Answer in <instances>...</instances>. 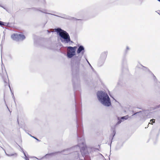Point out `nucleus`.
Listing matches in <instances>:
<instances>
[{
  "label": "nucleus",
  "mask_w": 160,
  "mask_h": 160,
  "mask_svg": "<svg viewBox=\"0 0 160 160\" xmlns=\"http://www.w3.org/2000/svg\"><path fill=\"white\" fill-rule=\"evenodd\" d=\"M5 152L6 155L7 156H8L10 157L12 156H14L15 157H16L17 156V154L16 153H11V154H9L7 153L5 151Z\"/></svg>",
  "instance_id": "obj_17"
},
{
  "label": "nucleus",
  "mask_w": 160,
  "mask_h": 160,
  "mask_svg": "<svg viewBox=\"0 0 160 160\" xmlns=\"http://www.w3.org/2000/svg\"><path fill=\"white\" fill-rule=\"evenodd\" d=\"M157 0L160 2V0Z\"/></svg>",
  "instance_id": "obj_31"
},
{
  "label": "nucleus",
  "mask_w": 160,
  "mask_h": 160,
  "mask_svg": "<svg viewBox=\"0 0 160 160\" xmlns=\"http://www.w3.org/2000/svg\"><path fill=\"white\" fill-rule=\"evenodd\" d=\"M75 102L78 141L77 146L80 148H82V150H84L85 149L86 145L85 144L84 138L83 136V131L82 124L80 104L78 106L76 103V100Z\"/></svg>",
  "instance_id": "obj_2"
},
{
  "label": "nucleus",
  "mask_w": 160,
  "mask_h": 160,
  "mask_svg": "<svg viewBox=\"0 0 160 160\" xmlns=\"http://www.w3.org/2000/svg\"><path fill=\"white\" fill-rule=\"evenodd\" d=\"M112 132L111 134L109 137V138L110 139L111 138V144L112 143V140L113 139V137L116 134V131H115V127L114 128H112Z\"/></svg>",
  "instance_id": "obj_11"
},
{
  "label": "nucleus",
  "mask_w": 160,
  "mask_h": 160,
  "mask_svg": "<svg viewBox=\"0 0 160 160\" xmlns=\"http://www.w3.org/2000/svg\"><path fill=\"white\" fill-rule=\"evenodd\" d=\"M74 97H75H75H76V96H75V94L74 95Z\"/></svg>",
  "instance_id": "obj_32"
},
{
  "label": "nucleus",
  "mask_w": 160,
  "mask_h": 160,
  "mask_svg": "<svg viewBox=\"0 0 160 160\" xmlns=\"http://www.w3.org/2000/svg\"><path fill=\"white\" fill-rule=\"evenodd\" d=\"M76 47L74 46L73 47L71 46L68 47L67 48L69 49L70 50V52L71 53H73L76 54Z\"/></svg>",
  "instance_id": "obj_10"
},
{
  "label": "nucleus",
  "mask_w": 160,
  "mask_h": 160,
  "mask_svg": "<svg viewBox=\"0 0 160 160\" xmlns=\"http://www.w3.org/2000/svg\"><path fill=\"white\" fill-rule=\"evenodd\" d=\"M159 83H160V82Z\"/></svg>",
  "instance_id": "obj_34"
},
{
  "label": "nucleus",
  "mask_w": 160,
  "mask_h": 160,
  "mask_svg": "<svg viewBox=\"0 0 160 160\" xmlns=\"http://www.w3.org/2000/svg\"><path fill=\"white\" fill-rule=\"evenodd\" d=\"M107 55V52H103L101 54L99 60L98 65L99 67L102 66L104 64Z\"/></svg>",
  "instance_id": "obj_6"
},
{
  "label": "nucleus",
  "mask_w": 160,
  "mask_h": 160,
  "mask_svg": "<svg viewBox=\"0 0 160 160\" xmlns=\"http://www.w3.org/2000/svg\"><path fill=\"white\" fill-rule=\"evenodd\" d=\"M130 49L129 48L128 46H127L126 47V49L124 51V54H127L128 53V51H129Z\"/></svg>",
  "instance_id": "obj_20"
},
{
  "label": "nucleus",
  "mask_w": 160,
  "mask_h": 160,
  "mask_svg": "<svg viewBox=\"0 0 160 160\" xmlns=\"http://www.w3.org/2000/svg\"><path fill=\"white\" fill-rule=\"evenodd\" d=\"M0 7H2V8H3L4 9L6 10V8L4 7L3 6H2V5H0Z\"/></svg>",
  "instance_id": "obj_25"
},
{
  "label": "nucleus",
  "mask_w": 160,
  "mask_h": 160,
  "mask_svg": "<svg viewBox=\"0 0 160 160\" xmlns=\"http://www.w3.org/2000/svg\"><path fill=\"white\" fill-rule=\"evenodd\" d=\"M54 153H52L49 154H46L45 156L44 157H46V158H47L48 156H51L52 155H53Z\"/></svg>",
  "instance_id": "obj_22"
},
{
  "label": "nucleus",
  "mask_w": 160,
  "mask_h": 160,
  "mask_svg": "<svg viewBox=\"0 0 160 160\" xmlns=\"http://www.w3.org/2000/svg\"><path fill=\"white\" fill-rule=\"evenodd\" d=\"M159 102H160V100H159Z\"/></svg>",
  "instance_id": "obj_33"
},
{
  "label": "nucleus",
  "mask_w": 160,
  "mask_h": 160,
  "mask_svg": "<svg viewBox=\"0 0 160 160\" xmlns=\"http://www.w3.org/2000/svg\"><path fill=\"white\" fill-rule=\"evenodd\" d=\"M149 124H152V123L151 122H149Z\"/></svg>",
  "instance_id": "obj_29"
},
{
  "label": "nucleus",
  "mask_w": 160,
  "mask_h": 160,
  "mask_svg": "<svg viewBox=\"0 0 160 160\" xmlns=\"http://www.w3.org/2000/svg\"><path fill=\"white\" fill-rule=\"evenodd\" d=\"M4 82H5V86L8 85V86L10 88V90L11 92L12 95V98H13L14 101L15 102V98L14 96L13 93L12 92L11 89V87L10 86L9 84V83L8 79V80H5Z\"/></svg>",
  "instance_id": "obj_9"
},
{
  "label": "nucleus",
  "mask_w": 160,
  "mask_h": 160,
  "mask_svg": "<svg viewBox=\"0 0 160 160\" xmlns=\"http://www.w3.org/2000/svg\"><path fill=\"white\" fill-rule=\"evenodd\" d=\"M155 119H151L150 120V122H151L152 121V123H154L155 122Z\"/></svg>",
  "instance_id": "obj_24"
},
{
  "label": "nucleus",
  "mask_w": 160,
  "mask_h": 160,
  "mask_svg": "<svg viewBox=\"0 0 160 160\" xmlns=\"http://www.w3.org/2000/svg\"><path fill=\"white\" fill-rule=\"evenodd\" d=\"M28 134L31 137H32V138H34L37 141H38V142H40V140H39L36 137H34L33 136H32L31 134H29V133H28Z\"/></svg>",
  "instance_id": "obj_21"
},
{
  "label": "nucleus",
  "mask_w": 160,
  "mask_h": 160,
  "mask_svg": "<svg viewBox=\"0 0 160 160\" xmlns=\"http://www.w3.org/2000/svg\"><path fill=\"white\" fill-rule=\"evenodd\" d=\"M12 38L16 41H22L25 38V36L22 34L14 33L11 35Z\"/></svg>",
  "instance_id": "obj_5"
},
{
  "label": "nucleus",
  "mask_w": 160,
  "mask_h": 160,
  "mask_svg": "<svg viewBox=\"0 0 160 160\" xmlns=\"http://www.w3.org/2000/svg\"><path fill=\"white\" fill-rule=\"evenodd\" d=\"M153 76H154V78H156L155 76L154 75H153Z\"/></svg>",
  "instance_id": "obj_30"
},
{
  "label": "nucleus",
  "mask_w": 160,
  "mask_h": 160,
  "mask_svg": "<svg viewBox=\"0 0 160 160\" xmlns=\"http://www.w3.org/2000/svg\"><path fill=\"white\" fill-rule=\"evenodd\" d=\"M86 60L87 62L88 63V64L91 67V68L92 69H93V68L92 67V66L90 64V63L88 61V60L86 59Z\"/></svg>",
  "instance_id": "obj_23"
},
{
  "label": "nucleus",
  "mask_w": 160,
  "mask_h": 160,
  "mask_svg": "<svg viewBox=\"0 0 160 160\" xmlns=\"http://www.w3.org/2000/svg\"><path fill=\"white\" fill-rule=\"evenodd\" d=\"M48 14L52 15L55 16H56L58 17H60L63 18L67 19H69V20H78L80 22H81L82 21V20L81 19H77L76 18H74L73 17H72L70 16H68L67 15H66V14H61V16H59L58 15H57L55 14H51L50 13H48Z\"/></svg>",
  "instance_id": "obj_7"
},
{
  "label": "nucleus",
  "mask_w": 160,
  "mask_h": 160,
  "mask_svg": "<svg viewBox=\"0 0 160 160\" xmlns=\"http://www.w3.org/2000/svg\"><path fill=\"white\" fill-rule=\"evenodd\" d=\"M40 8H32V10L34 11H40L44 13H47L48 14V13H47V12H46L44 11H42L40 10Z\"/></svg>",
  "instance_id": "obj_13"
},
{
  "label": "nucleus",
  "mask_w": 160,
  "mask_h": 160,
  "mask_svg": "<svg viewBox=\"0 0 160 160\" xmlns=\"http://www.w3.org/2000/svg\"><path fill=\"white\" fill-rule=\"evenodd\" d=\"M47 32H48V33H50V32H49V30H47Z\"/></svg>",
  "instance_id": "obj_27"
},
{
  "label": "nucleus",
  "mask_w": 160,
  "mask_h": 160,
  "mask_svg": "<svg viewBox=\"0 0 160 160\" xmlns=\"http://www.w3.org/2000/svg\"><path fill=\"white\" fill-rule=\"evenodd\" d=\"M97 94L98 100L103 105L109 107L111 105L110 98L107 93L103 91H98Z\"/></svg>",
  "instance_id": "obj_4"
},
{
  "label": "nucleus",
  "mask_w": 160,
  "mask_h": 160,
  "mask_svg": "<svg viewBox=\"0 0 160 160\" xmlns=\"http://www.w3.org/2000/svg\"><path fill=\"white\" fill-rule=\"evenodd\" d=\"M21 150H22V152L23 153L25 157L24 158L25 159V160H29V159L27 157L25 153L24 152L23 149L22 148H21Z\"/></svg>",
  "instance_id": "obj_19"
},
{
  "label": "nucleus",
  "mask_w": 160,
  "mask_h": 160,
  "mask_svg": "<svg viewBox=\"0 0 160 160\" xmlns=\"http://www.w3.org/2000/svg\"><path fill=\"white\" fill-rule=\"evenodd\" d=\"M85 52L84 47L82 45L78 46L77 53L78 54L71 59V71L72 75V82L74 90H79L80 88V81L78 76L80 61Z\"/></svg>",
  "instance_id": "obj_1"
},
{
  "label": "nucleus",
  "mask_w": 160,
  "mask_h": 160,
  "mask_svg": "<svg viewBox=\"0 0 160 160\" xmlns=\"http://www.w3.org/2000/svg\"><path fill=\"white\" fill-rule=\"evenodd\" d=\"M151 110H155L156 111H158L160 110V105H157L154 107H152L151 108Z\"/></svg>",
  "instance_id": "obj_12"
},
{
  "label": "nucleus",
  "mask_w": 160,
  "mask_h": 160,
  "mask_svg": "<svg viewBox=\"0 0 160 160\" xmlns=\"http://www.w3.org/2000/svg\"><path fill=\"white\" fill-rule=\"evenodd\" d=\"M55 45L54 43H51L50 46L47 47V48L53 50L54 49Z\"/></svg>",
  "instance_id": "obj_16"
},
{
  "label": "nucleus",
  "mask_w": 160,
  "mask_h": 160,
  "mask_svg": "<svg viewBox=\"0 0 160 160\" xmlns=\"http://www.w3.org/2000/svg\"><path fill=\"white\" fill-rule=\"evenodd\" d=\"M55 31L59 36V39L62 43L66 44L73 43V42L71 40L69 34L66 31L59 28L56 29Z\"/></svg>",
  "instance_id": "obj_3"
},
{
  "label": "nucleus",
  "mask_w": 160,
  "mask_h": 160,
  "mask_svg": "<svg viewBox=\"0 0 160 160\" xmlns=\"http://www.w3.org/2000/svg\"><path fill=\"white\" fill-rule=\"evenodd\" d=\"M2 22L0 26H8L9 23H7V22H3L2 21Z\"/></svg>",
  "instance_id": "obj_18"
},
{
  "label": "nucleus",
  "mask_w": 160,
  "mask_h": 160,
  "mask_svg": "<svg viewBox=\"0 0 160 160\" xmlns=\"http://www.w3.org/2000/svg\"><path fill=\"white\" fill-rule=\"evenodd\" d=\"M128 115H126L120 118L119 117H118V121L117 122L116 125L120 124L122 121L127 119L128 118Z\"/></svg>",
  "instance_id": "obj_8"
},
{
  "label": "nucleus",
  "mask_w": 160,
  "mask_h": 160,
  "mask_svg": "<svg viewBox=\"0 0 160 160\" xmlns=\"http://www.w3.org/2000/svg\"><path fill=\"white\" fill-rule=\"evenodd\" d=\"M139 112H137V113H135V114H134L133 115H135V114H137V113H139Z\"/></svg>",
  "instance_id": "obj_28"
},
{
  "label": "nucleus",
  "mask_w": 160,
  "mask_h": 160,
  "mask_svg": "<svg viewBox=\"0 0 160 160\" xmlns=\"http://www.w3.org/2000/svg\"><path fill=\"white\" fill-rule=\"evenodd\" d=\"M17 122L18 123V124H19V118H18L17 119Z\"/></svg>",
  "instance_id": "obj_26"
},
{
  "label": "nucleus",
  "mask_w": 160,
  "mask_h": 160,
  "mask_svg": "<svg viewBox=\"0 0 160 160\" xmlns=\"http://www.w3.org/2000/svg\"><path fill=\"white\" fill-rule=\"evenodd\" d=\"M75 54L73 53H71V52H69L68 53H67V57L68 58H72L71 59L74 57H73L75 55Z\"/></svg>",
  "instance_id": "obj_15"
},
{
  "label": "nucleus",
  "mask_w": 160,
  "mask_h": 160,
  "mask_svg": "<svg viewBox=\"0 0 160 160\" xmlns=\"http://www.w3.org/2000/svg\"><path fill=\"white\" fill-rule=\"evenodd\" d=\"M137 67L138 68L142 69L143 70H146V71H149V69L147 68L144 67L141 64L138 65Z\"/></svg>",
  "instance_id": "obj_14"
}]
</instances>
